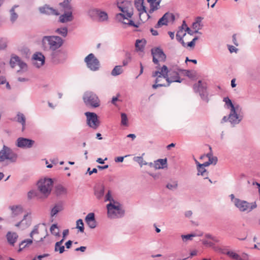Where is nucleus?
<instances>
[{
  "mask_svg": "<svg viewBox=\"0 0 260 260\" xmlns=\"http://www.w3.org/2000/svg\"><path fill=\"white\" fill-rule=\"evenodd\" d=\"M17 158V155L12 149L4 145L0 151V162L5 160H9L12 162H15Z\"/></svg>",
  "mask_w": 260,
  "mask_h": 260,
  "instance_id": "10",
  "label": "nucleus"
},
{
  "mask_svg": "<svg viewBox=\"0 0 260 260\" xmlns=\"http://www.w3.org/2000/svg\"><path fill=\"white\" fill-rule=\"evenodd\" d=\"M74 19L72 11L64 12V14L59 16V20L61 23H66L72 21Z\"/></svg>",
  "mask_w": 260,
  "mask_h": 260,
  "instance_id": "22",
  "label": "nucleus"
},
{
  "mask_svg": "<svg viewBox=\"0 0 260 260\" xmlns=\"http://www.w3.org/2000/svg\"><path fill=\"white\" fill-rule=\"evenodd\" d=\"M195 237L194 234H191L188 235H181V238L183 241L186 242L187 240H192V238Z\"/></svg>",
  "mask_w": 260,
  "mask_h": 260,
  "instance_id": "52",
  "label": "nucleus"
},
{
  "mask_svg": "<svg viewBox=\"0 0 260 260\" xmlns=\"http://www.w3.org/2000/svg\"><path fill=\"white\" fill-rule=\"evenodd\" d=\"M168 15V14L164 15L162 17L159 19L155 27L156 28H159L162 25H167L168 22L166 20V17Z\"/></svg>",
  "mask_w": 260,
  "mask_h": 260,
  "instance_id": "38",
  "label": "nucleus"
},
{
  "mask_svg": "<svg viewBox=\"0 0 260 260\" xmlns=\"http://www.w3.org/2000/svg\"><path fill=\"white\" fill-rule=\"evenodd\" d=\"M89 15L92 18L98 17V20L100 22L106 21L108 19L107 13L98 9L91 10L89 11Z\"/></svg>",
  "mask_w": 260,
  "mask_h": 260,
  "instance_id": "15",
  "label": "nucleus"
},
{
  "mask_svg": "<svg viewBox=\"0 0 260 260\" xmlns=\"http://www.w3.org/2000/svg\"><path fill=\"white\" fill-rule=\"evenodd\" d=\"M224 253L234 260L240 259V255L233 251H228L226 252H224Z\"/></svg>",
  "mask_w": 260,
  "mask_h": 260,
  "instance_id": "42",
  "label": "nucleus"
},
{
  "mask_svg": "<svg viewBox=\"0 0 260 260\" xmlns=\"http://www.w3.org/2000/svg\"><path fill=\"white\" fill-rule=\"evenodd\" d=\"M10 12V20L12 24L14 23L18 18V14L14 11V9H11Z\"/></svg>",
  "mask_w": 260,
  "mask_h": 260,
  "instance_id": "39",
  "label": "nucleus"
},
{
  "mask_svg": "<svg viewBox=\"0 0 260 260\" xmlns=\"http://www.w3.org/2000/svg\"><path fill=\"white\" fill-rule=\"evenodd\" d=\"M7 47V44L5 42L0 41V49H5Z\"/></svg>",
  "mask_w": 260,
  "mask_h": 260,
  "instance_id": "62",
  "label": "nucleus"
},
{
  "mask_svg": "<svg viewBox=\"0 0 260 260\" xmlns=\"http://www.w3.org/2000/svg\"><path fill=\"white\" fill-rule=\"evenodd\" d=\"M6 237L8 243L13 246L18 238V235L16 232L9 231L6 235Z\"/></svg>",
  "mask_w": 260,
  "mask_h": 260,
  "instance_id": "21",
  "label": "nucleus"
},
{
  "mask_svg": "<svg viewBox=\"0 0 260 260\" xmlns=\"http://www.w3.org/2000/svg\"><path fill=\"white\" fill-rule=\"evenodd\" d=\"M242 108L239 107L238 109L230 111L229 113L230 123L233 127L235 126L241 122L243 118V115L241 113Z\"/></svg>",
  "mask_w": 260,
  "mask_h": 260,
  "instance_id": "12",
  "label": "nucleus"
},
{
  "mask_svg": "<svg viewBox=\"0 0 260 260\" xmlns=\"http://www.w3.org/2000/svg\"><path fill=\"white\" fill-rule=\"evenodd\" d=\"M64 40L58 36H45L41 40V47L44 51L51 52L59 49L63 44Z\"/></svg>",
  "mask_w": 260,
  "mask_h": 260,
  "instance_id": "1",
  "label": "nucleus"
},
{
  "mask_svg": "<svg viewBox=\"0 0 260 260\" xmlns=\"http://www.w3.org/2000/svg\"><path fill=\"white\" fill-rule=\"evenodd\" d=\"M134 160L137 162H138L141 167H142L143 165H147V162L144 160L143 156H135L133 158Z\"/></svg>",
  "mask_w": 260,
  "mask_h": 260,
  "instance_id": "44",
  "label": "nucleus"
},
{
  "mask_svg": "<svg viewBox=\"0 0 260 260\" xmlns=\"http://www.w3.org/2000/svg\"><path fill=\"white\" fill-rule=\"evenodd\" d=\"M128 155H125L124 156H118L115 158V161L116 162H121L123 161L124 158L128 156Z\"/></svg>",
  "mask_w": 260,
  "mask_h": 260,
  "instance_id": "59",
  "label": "nucleus"
},
{
  "mask_svg": "<svg viewBox=\"0 0 260 260\" xmlns=\"http://www.w3.org/2000/svg\"><path fill=\"white\" fill-rule=\"evenodd\" d=\"M55 32L61 37L66 38L68 35V29L67 27H60L56 29Z\"/></svg>",
  "mask_w": 260,
  "mask_h": 260,
  "instance_id": "37",
  "label": "nucleus"
},
{
  "mask_svg": "<svg viewBox=\"0 0 260 260\" xmlns=\"http://www.w3.org/2000/svg\"><path fill=\"white\" fill-rule=\"evenodd\" d=\"M177 183L176 181H173L170 183H168L166 187L167 188L170 189V190H174L177 187Z\"/></svg>",
  "mask_w": 260,
  "mask_h": 260,
  "instance_id": "50",
  "label": "nucleus"
},
{
  "mask_svg": "<svg viewBox=\"0 0 260 260\" xmlns=\"http://www.w3.org/2000/svg\"><path fill=\"white\" fill-rule=\"evenodd\" d=\"M200 243H201V244H202L206 247H213V248H214L213 243L212 242L209 241L206 239H203L202 240H200L199 241H198L197 242L198 245H200V244H201Z\"/></svg>",
  "mask_w": 260,
  "mask_h": 260,
  "instance_id": "41",
  "label": "nucleus"
},
{
  "mask_svg": "<svg viewBox=\"0 0 260 260\" xmlns=\"http://www.w3.org/2000/svg\"><path fill=\"white\" fill-rule=\"evenodd\" d=\"M104 201L105 202H109V203L113 204L118 203L119 202L114 200L113 197V192L111 189H108L104 196Z\"/></svg>",
  "mask_w": 260,
  "mask_h": 260,
  "instance_id": "24",
  "label": "nucleus"
},
{
  "mask_svg": "<svg viewBox=\"0 0 260 260\" xmlns=\"http://www.w3.org/2000/svg\"><path fill=\"white\" fill-rule=\"evenodd\" d=\"M86 223L90 229H94L96 226V222L95 220Z\"/></svg>",
  "mask_w": 260,
  "mask_h": 260,
  "instance_id": "55",
  "label": "nucleus"
},
{
  "mask_svg": "<svg viewBox=\"0 0 260 260\" xmlns=\"http://www.w3.org/2000/svg\"><path fill=\"white\" fill-rule=\"evenodd\" d=\"M104 193L105 186L103 185L96 187L94 189V195L98 200H101L104 197Z\"/></svg>",
  "mask_w": 260,
  "mask_h": 260,
  "instance_id": "27",
  "label": "nucleus"
},
{
  "mask_svg": "<svg viewBox=\"0 0 260 260\" xmlns=\"http://www.w3.org/2000/svg\"><path fill=\"white\" fill-rule=\"evenodd\" d=\"M54 191L57 197L65 196L68 193L67 188L60 184L55 186Z\"/></svg>",
  "mask_w": 260,
  "mask_h": 260,
  "instance_id": "23",
  "label": "nucleus"
},
{
  "mask_svg": "<svg viewBox=\"0 0 260 260\" xmlns=\"http://www.w3.org/2000/svg\"><path fill=\"white\" fill-rule=\"evenodd\" d=\"M88 69L93 72L98 71L101 68L99 60L93 53L89 54L84 59Z\"/></svg>",
  "mask_w": 260,
  "mask_h": 260,
  "instance_id": "8",
  "label": "nucleus"
},
{
  "mask_svg": "<svg viewBox=\"0 0 260 260\" xmlns=\"http://www.w3.org/2000/svg\"><path fill=\"white\" fill-rule=\"evenodd\" d=\"M25 220V217H23L22 219L19 222L16 223L15 224V226L18 228H21L22 229V224L24 223V221Z\"/></svg>",
  "mask_w": 260,
  "mask_h": 260,
  "instance_id": "58",
  "label": "nucleus"
},
{
  "mask_svg": "<svg viewBox=\"0 0 260 260\" xmlns=\"http://www.w3.org/2000/svg\"><path fill=\"white\" fill-rule=\"evenodd\" d=\"M95 220V215L93 213H88L85 218V221L86 222H89V221H92Z\"/></svg>",
  "mask_w": 260,
  "mask_h": 260,
  "instance_id": "51",
  "label": "nucleus"
},
{
  "mask_svg": "<svg viewBox=\"0 0 260 260\" xmlns=\"http://www.w3.org/2000/svg\"><path fill=\"white\" fill-rule=\"evenodd\" d=\"M186 35L185 31L183 30L182 29H179L176 34V39L179 41L181 42L182 38Z\"/></svg>",
  "mask_w": 260,
  "mask_h": 260,
  "instance_id": "47",
  "label": "nucleus"
},
{
  "mask_svg": "<svg viewBox=\"0 0 260 260\" xmlns=\"http://www.w3.org/2000/svg\"><path fill=\"white\" fill-rule=\"evenodd\" d=\"M223 101L225 103L226 108L227 109H230V111L234 110L236 109H238V108L241 107L238 104H233L232 101L228 96L224 97L223 99Z\"/></svg>",
  "mask_w": 260,
  "mask_h": 260,
  "instance_id": "26",
  "label": "nucleus"
},
{
  "mask_svg": "<svg viewBox=\"0 0 260 260\" xmlns=\"http://www.w3.org/2000/svg\"><path fill=\"white\" fill-rule=\"evenodd\" d=\"M62 208L61 205H56L51 210V215L54 216L57 214L59 211L62 210Z\"/></svg>",
  "mask_w": 260,
  "mask_h": 260,
  "instance_id": "43",
  "label": "nucleus"
},
{
  "mask_svg": "<svg viewBox=\"0 0 260 260\" xmlns=\"http://www.w3.org/2000/svg\"><path fill=\"white\" fill-rule=\"evenodd\" d=\"M185 74L187 76L189 77L190 78H192L193 77V73L188 70H184Z\"/></svg>",
  "mask_w": 260,
  "mask_h": 260,
  "instance_id": "63",
  "label": "nucleus"
},
{
  "mask_svg": "<svg viewBox=\"0 0 260 260\" xmlns=\"http://www.w3.org/2000/svg\"><path fill=\"white\" fill-rule=\"evenodd\" d=\"M34 141L27 138H19L17 140L16 145L19 148H30L34 144Z\"/></svg>",
  "mask_w": 260,
  "mask_h": 260,
  "instance_id": "16",
  "label": "nucleus"
},
{
  "mask_svg": "<svg viewBox=\"0 0 260 260\" xmlns=\"http://www.w3.org/2000/svg\"><path fill=\"white\" fill-rule=\"evenodd\" d=\"M28 215L29 213H27L23 216V217H25V220L24 221V223L22 224V229H25L28 228L31 223V218L30 217H28Z\"/></svg>",
  "mask_w": 260,
  "mask_h": 260,
  "instance_id": "40",
  "label": "nucleus"
},
{
  "mask_svg": "<svg viewBox=\"0 0 260 260\" xmlns=\"http://www.w3.org/2000/svg\"><path fill=\"white\" fill-rule=\"evenodd\" d=\"M33 239H25L23 241H21L19 244V251H21L23 249L27 247L28 245L32 243Z\"/></svg>",
  "mask_w": 260,
  "mask_h": 260,
  "instance_id": "35",
  "label": "nucleus"
},
{
  "mask_svg": "<svg viewBox=\"0 0 260 260\" xmlns=\"http://www.w3.org/2000/svg\"><path fill=\"white\" fill-rule=\"evenodd\" d=\"M107 216L110 219L120 218L124 216V210L122 208L120 203L113 204L109 203L106 205Z\"/></svg>",
  "mask_w": 260,
  "mask_h": 260,
  "instance_id": "3",
  "label": "nucleus"
},
{
  "mask_svg": "<svg viewBox=\"0 0 260 260\" xmlns=\"http://www.w3.org/2000/svg\"><path fill=\"white\" fill-rule=\"evenodd\" d=\"M241 212H250L256 208L255 202L249 203L239 199H236L234 205Z\"/></svg>",
  "mask_w": 260,
  "mask_h": 260,
  "instance_id": "11",
  "label": "nucleus"
},
{
  "mask_svg": "<svg viewBox=\"0 0 260 260\" xmlns=\"http://www.w3.org/2000/svg\"><path fill=\"white\" fill-rule=\"evenodd\" d=\"M151 51L153 56V62L154 64L159 66V61L164 62L166 60V55L160 48H153Z\"/></svg>",
  "mask_w": 260,
  "mask_h": 260,
  "instance_id": "14",
  "label": "nucleus"
},
{
  "mask_svg": "<svg viewBox=\"0 0 260 260\" xmlns=\"http://www.w3.org/2000/svg\"><path fill=\"white\" fill-rule=\"evenodd\" d=\"M168 14L167 17H166V20L168 21V22H173L175 20V16L174 15L170 12H167L164 15Z\"/></svg>",
  "mask_w": 260,
  "mask_h": 260,
  "instance_id": "53",
  "label": "nucleus"
},
{
  "mask_svg": "<svg viewBox=\"0 0 260 260\" xmlns=\"http://www.w3.org/2000/svg\"><path fill=\"white\" fill-rule=\"evenodd\" d=\"M35 195V191L30 190L27 193V197L29 199H31Z\"/></svg>",
  "mask_w": 260,
  "mask_h": 260,
  "instance_id": "60",
  "label": "nucleus"
},
{
  "mask_svg": "<svg viewBox=\"0 0 260 260\" xmlns=\"http://www.w3.org/2000/svg\"><path fill=\"white\" fill-rule=\"evenodd\" d=\"M123 72V70L121 66H116L112 70L111 74L113 76H117L121 74Z\"/></svg>",
  "mask_w": 260,
  "mask_h": 260,
  "instance_id": "34",
  "label": "nucleus"
},
{
  "mask_svg": "<svg viewBox=\"0 0 260 260\" xmlns=\"http://www.w3.org/2000/svg\"><path fill=\"white\" fill-rule=\"evenodd\" d=\"M197 25L198 26L196 27V41H197L200 38V36H198L197 35L201 36L202 34V32H199V30L203 28L204 24L203 23H197Z\"/></svg>",
  "mask_w": 260,
  "mask_h": 260,
  "instance_id": "49",
  "label": "nucleus"
},
{
  "mask_svg": "<svg viewBox=\"0 0 260 260\" xmlns=\"http://www.w3.org/2000/svg\"><path fill=\"white\" fill-rule=\"evenodd\" d=\"M146 44L145 40H137L135 43V47L137 50L143 51Z\"/></svg>",
  "mask_w": 260,
  "mask_h": 260,
  "instance_id": "36",
  "label": "nucleus"
},
{
  "mask_svg": "<svg viewBox=\"0 0 260 260\" xmlns=\"http://www.w3.org/2000/svg\"><path fill=\"white\" fill-rule=\"evenodd\" d=\"M161 1V0H147V2L149 3L150 6L149 13H151L155 10H157Z\"/></svg>",
  "mask_w": 260,
  "mask_h": 260,
  "instance_id": "29",
  "label": "nucleus"
},
{
  "mask_svg": "<svg viewBox=\"0 0 260 260\" xmlns=\"http://www.w3.org/2000/svg\"><path fill=\"white\" fill-rule=\"evenodd\" d=\"M39 11L41 13L48 15H56L58 16L59 15V13L58 11L52 7H49L48 5H45L43 7H41L39 8Z\"/></svg>",
  "mask_w": 260,
  "mask_h": 260,
  "instance_id": "18",
  "label": "nucleus"
},
{
  "mask_svg": "<svg viewBox=\"0 0 260 260\" xmlns=\"http://www.w3.org/2000/svg\"><path fill=\"white\" fill-rule=\"evenodd\" d=\"M51 61L55 64L64 63L68 57V53L67 50L57 49L50 53Z\"/></svg>",
  "mask_w": 260,
  "mask_h": 260,
  "instance_id": "6",
  "label": "nucleus"
},
{
  "mask_svg": "<svg viewBox=\"0 0 260 260\" xmlns=\"http://www.w3.org/2000/svg\"><path fill=\"white\" fill-rule=\"evenodd\" d=\"M167 166V159H158L154 161V168L155 169H164Z\"/></svg>",
  "mask_w": 260,
  "mask_h": 260,
  "instance_id": "28",
  "label": "nucleus"
},
{
  "mask_svg": "<svg viewBox=\"0 0 260 260\" xmlns=\"http://www.w3.org/2000/svg\"><path fill=\"white\" fill-rule=\"evenodd\" d=\"M156 68H158L157 67ZM159 70L155 71L152 73V77H156L155 82L157 83L160 81V78L162 77L166 79L167 81L168 84L166 85V86H169L171 83L172 82H181V80L179 79V77L178 74H176L175 76H169V71L167 67L164 65L161 68H159Z\"/></svg>",
  "mask_w": 260,
  "mask_h": 260,
  "instance_id": "2",
  "label": "nucleus"
},
{
  "mask_svg": "<svg viewBox=\"0 0 260 260\" xmlns=\"http://www.w3.org/2000/svg\"><path fill=\"white\" fill-rule=\"evenodd\" d=\"M76 228L79 229V231L83 233L84 230V223L83 220L81 219H79L76 221Z\"/></svg>",
  "mask_w": 260,
  "mask_h": 260,
  "instance_id": "45",
  "label": "nucleus"
},
{
  "mask_svg": "<svg viewBox=\"0 0 260 260\" xmlns=\"http://www.w3.org/2000/svg\"><path fill=\"white\" fill-rule=\"evenodd\" d=\"M117 7L119 10L122 12L124 14L119 13L116 16V18L119 21L122 20L127 19V18H131L133 13L132 10V5L131 3L128 1H123L121 2H117Z\"/></svg>",
  "mask_w": 260,
  "mask_h": 260,
  "instance_id": "4",
  "label": "nucleus"
},
{
  "mask_svg": "<svg viewBox=\"0 0 260 260\" xmlns=\"http://www.w3.org/2000/svg\"><path fill=\"white\" fill-rule=\"evenodd\" d=\"M71 0H63L59 3L60 7L64 12L72 11V7L71 4Z\"/></svg>",
  "mask_w": 260,
  "mask_h": 260,
  "instance_id": "31",
  "label": "nucleus"
},
{
  "mask_svg": "<svg viewBox=\"0 0 260 260\" xmlns=\"http://www.w3.org/2000/svg\"><path fill=\"white\" fill-rule=\"evenodd\" d=\"M53 181L50 178L42 179L38 183L40 191L46 196L50 193Z\"/></svg>",
  "mask_w": 260,
  "mask_h": 260,
  "instance_id": "9",
  "label": "nucleus"
},
{
  "mask_svg": "<svg viewBox=\"0 0 260 260\" xmlns=\"http://www.w3.org/2000/svg\"><path fill=\"white\" fill-rule=\"evenodd\" d=\"M64 239H62L60 241L57 242L55 244V251H59V253H62L64 251V247L62 245Z\"/></svg>",
  "mask_w": 260,
  "mask_h": 260,
  "instance_id": "33",
  "label": "nucleus"
},
{
  "mask_svg": "<svg viewBox=\"0 0 260 260\" xmlns=\"http://www.w3.org/2000/svg\"><path fill=\"white\" fill-rule=\"evenodd\" d=\"M135 6L140 14L146 12V7L144 5V0H135Z\"/></svg>",
  "mask_w": 260,
  "mask_h": 260,
  "instance_id": "30",
  "label": "nucleus"
},
{
  "mask_svg": "<svg viewBox=\"0 0 260 260\" xmlns=\"http://www.w3.org/2000/svg\"><path fill=\"white\" fill-rule=\"evenodd\" d=\"M121 125H124V126H127V123H128V119H127V115L125 113H122L121 114Z\"/></svg>",
  "mask_w": 260,
  "mask_h": 260,
  "instance_id": "48",
  "label": "nucleus"
},
{
  "mask_svg": "<svg viewBox=\"0 0 260 260\" xmlns=\"http://www.w3.org/2000/svg\"><path fill=\"white\" fill-rule=\"evenodd\" d=\"M11 211V217L16 218L20 216L23 213V208L20 205H13L9 207Z\"/></svg>",
  "mask_w": 260,
  "mask_h": 260,
  "instance_id": "20",
  "label": "nucleus"
},
{
  "mask_svg": "<svg viewBox=\"0 0 260 260\" xmlns=\"http://www.w3.org/2000/svg\"><path fill=\"white\" fill-rule=\"evenodd\" d=\"M10 63L12 68L17 64L21 69L26 70L27 69L26 63L22 61L19 56L15 55L11 57Z\"/></svg>",
  "mask_w": 260,
  "mask_h": 260,
  "instance_id": "17",
  "label": "nucleus"
},
{
  "mask_svg": "<svg viewBox=\"0 0 260 260\" xmlns=\"http://www.w3.org/2000/svg\"><path fill=\"white\" fill-rule=\"evenodd\" d=\"M229 121L230 122L229 114L228 116H224L221 120V123H223Z\"/></svg>",
  "mask_w": 260,
  "mask_h": 260,
  "instance_id": "61",
  "label": "nucleus"
},
{
  "mask_svg": "<svg viewBox=\"0 0 260 260\" xmlns=\"http://www.w3.org/2000/svg\"><path fill=\"white\" fill-rule=\"evenodd\" d=\"M50 232L55 236H59V230L56 224H53L50 227Z\"/></svg>",
  "mask_w": 260,
  "mask_h": 260,
  "instance_id": "46",
  "label": "nucleus"
},
{
  "mask_svg": "<svg viewBox=\"0 0 260 260\" xmlns=\"http://www.w3.org/2000/svg\"><path fill=\"white\" fill-rule=\"evenodd\" d=\"M208 161L211 164L216 165L218 161V158L216 156L211 157L208 159Z\"/></svg>",
  "mask_w": 260,
  "mask_h": 260,
  "instance_id": "56",
  "label": "nucleus"
},
{
  "mask_svg": "<svg viewBox=\"0 0 260 260\" xmlns=\"http://www.w3.org/2000/svg\"><path fill=\"white\" fill-rule=\"evenodd\" d=\"M197 79L196 77V93L198 94L201 100L207 104L210 101L207 82L201 79L197 81Z\"/></svg>",
  "mask_w": 260,
  "mask_h": 260,
  "instance_id": "5",
  "label": "nucleus"
},
{
  "mask_svg": "<svg viewBox=\"0 0 260 260\" xmlns=\"http://www.w3.org/2000/svg\"><path fill=\"white\" fill-rule=\"evenodd\" d=\"M248 255L246 253H243L242 256H240V259L239 260H248Z\"/></svg>",
  "mask_w": 260,
  "mask_h": 260,
  "instance_id": "64",
  "label": "nucleus"
},
{
  "mask_svg": "<svg viewBox=\"0 0 260 260\" xmlns=\"http://www.w3.org/2000/svg\"><path fill=\"white\" fill-rule=\"evenodd\" d=\"M196 165L197 166L198 175H202L204 177V179H208V172L205 169V167L202 166L201 164H200L196 160Z\"/></svg>",
  "mask_w": 260,
  "mask_h": 260,
  "instance_id": "25",
  "label": "nucleus"
},
{
  "mask_svg": "<svg viewBox=\"0 0 260 260\" xmlns=\"http://www.w3.org/2000/svg\"><path fill=\"white\" fill-rule=\"evenodd\" d=\"M17 121L18 122L21 124L22 126V130L25 128L26 118L24 115L20 112H18L17 114Z\"/></svg>",
  "mask_w": 260,
  "mask_h": 260,
  "instance_id": "32",
  "label": "nucleus"
},
{
  "mask_svg": "<svg viewBox=\"0 0 260 260\" xmlns=\"http://www.w3.org/2000/svg\"><path fill=\"white\" fill-rule=\"evenodd\" d=\"M39 225H36L34 227L33 230L30 232L29 234V236L31 238L33 239V236L35 234H39Z\"/></svg>",
  "mask_w": 260,
  "mask_h": 260,
  "instance_id": "54",
  "label": "nucleus"
},
{
  "mask_svg": "<svg viewBox=\"0 0 260 260\" xmlns=\"http://www.w3.org/2000/svg\"><path fill=\"white\" fill-rule=\"evenodd\" d=\"M34 64L37 67L40 68L45 63V56L41 52H36L33 55Z\"/></svg>",
  "mask_w": 260,
  "mask_h": 260,
  "instance_id": "19",
  "label": "nucleus"
},
{
  "mask_svg": "<svg viewBox=\"0 0 260 260\" xmlns=\"http://www.w3.org/2000/svg\"><path fill=\"white\" fill-rule=\"evenodd\" d=\"M83 99L85 105L93 108L100 106V101L98 95L92 91H86L84 93Z\"/></svg>",
  "mask_w": 260,
  "mask_h": 260,
  "instance_id": "7",
  "label": "nucleus"
},
{
  "mask_svg": "<svg viewBox=\"0 0 260 260\" xmlns=\"http://www.w3.org/2000/svg\"><path fill=\"white\" fill-rule=\"evenodd\" d=\"M228 47L230 53H237L238 51V49L234 46L228 45Z\"/></svg>",
  "mask_w": 260,
  "mask_h": 260,
  "instance_id": "57",
  "label": "nucleus"
},
{
  "mask_svg": "<svg viewBox=\"0 0 260 260\" xmlns=\"http://www.w3.org/2000/svg\"><path fill=\"white\" fill-rule=\"evenodd\" d=\"M86 116L87 125L93 129H96L100 126V121L98 119L96 114L93 112H86L85 113Z\"/></svg>",
  "mask_w": 260,
  "mask_h": 260,
  "instance_id": "13",
  "label": "nucleus"
}]
</instances>
